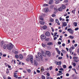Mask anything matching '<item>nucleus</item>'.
I'll use <instances>...</instances> for the list:
<instances>
[{"label": "nucleus", "mask_w": 79, "mask_h": 79, "mask_svg": "<svg viewBox=\"0 0 79 79\" xmlns=\"http://www.w3.org/2000/svg\"><path fill=\"white\" fill-rule=\"evenodd\" d=\"M41 38L42 39H45L46 38V36L45 35H42L41 36Z\"/></svg>", "instance_id": "7"}, {"label": "nucleus", "mask_w": 79, "mask_h": 79, "mask_svg": "<svg viewBox=\"0 0 79 79\" xmlns=\"http://www.w3.org/2000/svg\"><path fill=\"white\" fill-rule=\"evenodd\" d=\"M6 73L7 74L9 73V71L8 70V69H7L6 71Z\"/></svg>", "instance_id": "52"}, {"label": "nucleus", "mask_w": 79, "mask_h": 79, "mask_svg": "<svg viewBox=\"0 0 79 79\" xmlns=\"http://www.w3.org/2000/svg\"><path fill=\"white\" fill-rule=\"evenodd\" d=\"M69 51L70 53H72V50H71V48H70L69 49Z\"/></svg>", "instance_id": "40"}, {"label": "nucleus", "mask_w": 79, "mask_h": 79, "mask_svg": "<svg viewBox=\"0 0 79 79\" xmlns=\"http://www.w3.org/2000/svg\"><path fill=\"white\" fill-rule=\"evenodd\" d=\"M30 57L31 58L30 59V61L31 63V64H32L33 63V56H30Z\"/></svg>", "instance_id": "4"}, {"label": "nucleus", "mask_w": 79, "mask_h": 79, "mask_svg": "<svg viewBox=\"0 0 79 79\" xmlns=\"http://www.w3.org/2000/svg\"><path fill=\"white\" fill-rule=\"evenodd\" d=\"M62 47H64V46H65V44L64 43H63L62 44Z\"/></svg>", "instance_id": "55"}, {"label": "nucleus", "mask_w": 79, "mask_h": 79, "mask_svg": "<svg viewBox=\"0 0 79 79\" xmlns=\"http://www.w3.org/2000/svg\"><path fill=\"white\" fill-rule=\"evenodd\" d=\"M62 23L63 24L62 26L64 27H65L67 26V23H66V22H62Z\"/></svg>", "instance_id": "8"}, {"label": "nucleus", "mask_w": 79, "mask_h": 79, "mask_svg": "<svg viewBox=\"0 0 79 79\" xmlns=\"http://www.w3.org/2000/svg\"><path fill=\"white\" fill-rule=\"evenodd\" d=\"M56 50L57 52H58V54H59V55H60V51L59 50H58V48H56Z\"/></svg>", "instance_id": "14"}, {"label": "nucleus", "mask_w": 79, "mask_h": 79, "mask_svg": "<svg viewBox=\"0 0 79 79\" xmlns=\"http://www.w3.org/2000/svg\"><path fill=\"white\" fill-rule=\"evenodd\" d=\"M41 71H42L43 72V71H44V68L43 67H41Z\"/></svg>", "instance_id": "37"}, {"label": "nucleus", "mask_w": 79, "mask_h": 79, "mask_svg": "<svg viewBox=\"0 0 79 79\" xmlns=\"http://www.w3.org/2000/svg\"><path fill=\"white\" fill-rule=\"evenodd\" d=\"M61 74H62V73H58L57 74V76H61Z\"/></svg>", "instance_id": "41"}, {"label": "nucleus", "mask_w": 79, "mask_h": 79, "mask_svg": "<svg viewBox=\"0 0 79 79\" xmlns=\"http://www.w3.org/2000/svg\"><path fill=\"white\" fill-rule=\"evenodd\" d=\"M42 55L43 56H46L45 53V52H44V51H42Z\"/></svg>", "instance_id": "20"}, {"label": "nucleus", "mask_w": 79, "mask_h": 79, "mask_svg": "<svg viewBox=\"0 0 79 79\" xmlns=\"http://www.w3.org/2000/svg\"><path fill=\"white\" fill-rule=\"evenodd\" d=\"M42 46H43V47H45V46H46L45 44L42 43Z\"/></svg>", "instance_id": "43"}, {"label": "nucleus", "mask_w": 79, "mask_h": 79, "mask_svg": "<svg viewBox=\"0 0 79 79\" xmlns=\"http://www.w3.org/2000/svg\"><path fill=\"white\" fill-rule=\"evenodd\" d=\"M74 46L75 47H77V44H75L74 45Z\"/></svg>", "instance_id": "60"}, {"label": "nucleus", "mask_w": 79, "mask_h": 79, "mask_svg": "<svg viewBox=\"0 0 79 79\" xmlns=\"http://www.w3.org/2000/svg\"><path fill=\"white\" fill-rule=\"evenodd\" d=\"M7 79H11V78L10 77H7Z\"/></svg>", "instance_id": "59"}, {"label": "nucleus", "mask_w": 79, "mask_h": 79, "mask_svg": "<svg viewBox=\"0 0 79 79\" xmlns=\"http://www.w3.org/2000/svg\"><path fill=\"white\" fill-rule=\"evenodd\" d=\"M55 21L56 23H58L57 24L58 25H60V23H59V21L58 19H56L55 20Z\"/></svg>", "instance_id": "12"}, {"label": "nucleus", "mask_w": 79, "mask_h": 79, "mask_svg": "<svg viewBox=\"0 0 79 79\" xmlns=\"http://www.w3.org/2000/svg\"><path fill=\"white\" fill-rule=\"evenodd\" d=\"M44 11L45 12H46V13H47V12L48 11V8H45L44 9Z\"/></svg>", "instance_id": "9"}, {"label": "nucleus", "mask_w": 79, "mask_h": 79, "mask_svg": "<svg viewBox=\"0 0 79 79\" xmlns=\"http://www.w3.org/2000/svg\"><path fill=\"white\" fill-rule=\"evenodd\" d=\"M36 71H37V73H40V70H36Z\"/></svg>", "instance_id": "50"}, {"label": "nucleus", "mask_w": 79, "mask_h": 79, "mask_svg": "<svg viewBox=\"0 0 79 79\" xmlns=\"http://www.w3.org/2000/svg\"><path fill=\"white\" fill-rule=\"evenodd\" d=\"M15 57L17 59H18V58H19V56H18V55L17 54L15 55Z\"/></svg>", "instance_id": "27"}, {"label": "nucleus", "mask_w": 79, "mask_h": 79, "mask_svg": "<svg viewBox=\"0 0 79 79\" xmlns=\"http://www.w3.org/2000/svg\"><path fill=\"white\" fill-rule=\"evenodd\" d=\"M68 31H69V33L72 35L74 33V31L71 29V28H69L67 29Z\"/></svg>", "instance_id": "2"}, {"label": "nucleus", "mask_w": 79, "mask_h": 79, "mask_svg": "<svg viewBox=\"0 0 79 79\" xmlns=\"http://www.w3.org/2000/svg\"><path fill=\"white\" fill-rule=\"evenodd\" d=\"M62 7L63 9H65V8H66V6H65V5H62Z\"/></svg>", "instance_id": "29"}, {"label": "nucleus", "mask_w": 79, "mask_h": 79, "mask_svg": "<svg viewBox=\"0 0 79 79\" xmlns=\"http://www.w3.org/2000/svg\"><path fill=\"white\" fill-rule=\"evenodd\" d=\"M54 2L53 0H51L49 1L48 4L49 5H51V4H52Z\"/></svg>", "instance_id": "6"}, {"label": "nucleus", "mask_w": 79, "mask_h": 79, "mask_svg": "<svg viewBox=\"0 0 79 79\" xmlns=\"http://www.w3.org/2000/svg\"><path fill=\"white\" fill-rule=\"evenodd\" d=\"M27 70L29 73H31V69H27Z\"/></svg>", "instance_id": "26"}, {"label": "nucleus", "mask_w": 79, "mask_h": 79, "mask_svg": "<svg viewBox=\"0 0 79 79\" xmlns=\"http://www.w3.org/2000/svg\"><path fill=\"white\" fill-rule=\"evenodd\" d=\"M48 6V4H45L43 5V6Z\"/></svg>", "instance_id": "44"}, {"label": "nucleus", "mask_w": 79, "mask_h": 79, "mask_svg": "<svg viewBox=\"0 0 79 79\" xmlns=\"http://www.w3.org/2000/svg\"><path fill=\"white\" fill-rule=\"evenodd\" d=\"M56 39H57V37H54V40H56Z\"/></svg>", "instance_id": "48"}, {"label": "nucleus", "mask_w": 79, "mask_h": 79, "mask_svg": "<svg viewBox=\"0 0 79 79\" xmlns=\"http://www.w3.org/2000/svg\"><path fill=\"white\" fill-rule=\"evenodd\" d=\"M71 49H73H73H74L75 48V47L73 45H72L71 47Z\"/></svg>", "instance_id": "35"}, {"label": "nucleus", "mask_w": 79, "mask_h": 79, "mask_svg": "<svg viewBox=\"0 0 79 79\" xmlns=\"http://www.w3.org/2000/svg\"><path fill=\"white\" fill-rule=\"evenodd\" d=\"M60 3V0H57L55 2L56 4H58Z\"/></svg>", "instance_id": "23"}, {"label": "nucleus", "mask_w": 79, "mask_h": 79, "mask_svg": "<svg viewBox=\"0 0 79 79\" xmlns=\"http://www.w3.org/2000/svg\"><path fill=\"white\" fill-rule=\"evenodd\" d=\"M73 59L74 60H76V59H77V57L74 56L73 57Z\"/></svg>", "instance_id": "51"}, {"label": "nucleus", "mask_w": 79, "mask_h": 79, "mask_svg": "<svg viewBox=\"0 0 79 79\" xmlns=\"http://www.w3.org/2000/svg\"><path fill=\"white\" fill-rule=\"evenodd\" d=\"M75 27H76L77 26V23L76 22H74L73 23Z\"/></svg>", "instance_id": "36"}, {"label": "nucleus", "mask_w": 79, "mask_h": 79, "mask_svg": "<svg viewBox=\"0 0 79 79\" xmlns=\"http://www.w3.org/2000/svg\"><path fill=\"white\" fill-rule=\"evenodd\" d=\"M79 61V60L78 59H75L73 60V62H78Z\"/></svg>", "instance_id": "24"}, {"label": "nucleus", "mask_w": 79, "mask_h": 79, "mask_svg": "<svg viewBox=\"0 0 79 79\" xmlns=\"http://www.w3.org/2000/svg\"><path fill=\"white\" fill-rule=\"evenodd\" d=\"M58 11H62L63 10V9L62 8V7H60L58 9Z\"/></svg>", "instance_id": "18"}, {"label": "nucleus", "mask_w": 79, "mask_h": 79, "mask_svg": "<svg viewBox=\"0 0 79 79\" xmlns=\"http://www.w3.org/2000/svg\"><path fill=\"white\" fill-rule=\"evenodd\" d=\"M46 53L47 55H50V52L49 51H46Z\"/></svg>", "instance_id": "15"}, {"label": "nucleus", "mask_w": 79, "mask_h": 79, "mask_svg": "<svg viewBox=\"0 0 79 79\" xmlns=\"http://www.w3.org/2000/svg\"><path fill=\"white\" fill-rule=\"evenodd\" d=\"M45 40H46V41H48L49 40V38H48L46 39Z\"/></svg>", "instance_id": "58"}, {"label": "nucleus", "mask_w": 79, "mask_h": 79, "mask_svg": "<svg viewBox=\"0 0 79 79\" xmlns=\"http://www.w3.org/2000/svg\"><path fill=\"white\" fill-rule=\"evenodd\" d=\"M58 44H59V45H61V43L60 41H58Z\"/></svg>", "instance_id": "46"}, {"label": "nucleus", "mask_w": 79, "mask_h": 79, "mask_svg": "<svg viewBox=\"0 0 79 79\" xmlns=\"http://www.w3.org/2000/svg\"><path fill=\"white\" fill-rule=\"evenodd\" d=\"M69 73L66 74V76H69Z\"/></svg>", "instance_id": "64"}, {"label": "nucleus", "mask_w": 79, "mask_h": 79, "mask_svg": "<svg viewBox=\"0 0 79 79\" xmlns=\"http://www.w3.org/2000/svg\"><path fill=\"white\" fill-rule=\"evenodd\" d=\"M19 58L20 60H22L23 58V55L22 54H20L19 55Z\"/></svg>", "instance_id": "13"}, {"label": "nucleus", "mask_w": 79, "mask_h": 79, "mask_svg": "<svg viewBox=\"0 0 79 79\" xmlns=\"http://www.w3.org/2000/svg\"><path fill=\"white\" fill-rule=\"evenodd\" d=\"M14 77H16V78H17V77H18V75H14Z\"/></svg>", "instance_id": "49"}, {"label": "nucleus", "mask_w": 79, "mask_h": 79, "mask_svg": "<svg viewBox=\"0 0 79 79\" xmlns=\"http://www.w3.org/2000/svg\"><path fill=\"white\" fill-rule=\"evenodd\" d=\"M35 57L36 58V60H37V61H40V58L39 57H38V56H35Z\"/></svg>", "instance_id": "21"}, {"label": "nucleus", "mask_w": 79, "mask_h": 79, "mask_svg": "<svg viewBox=\"0 0 79 79\" xmlns=\"http://www.w3.org/2000/svg\"><path fill=\"white\" fill-rule=\"evenodd\" d=\"M61 52H62L63 53H66V51L64 50H61Z\"/></svg>", "instance_id": "28"}, {"label": "nucleus", "mask_w": 79, "mask_h": 79, "mask_svg": "<svg viewBox=\"0 0 79 79\" xmlns=\"http://www.w3.org/2000/svg\"><path fill=\"white\" fill-rule=\"evenodd\" d=\"M49 77V79H53V78L52 77L50 76Z\"/></svg>", "instance_id": "61"}, {"label": "nucleus", "mask_w": 79, "mask_h": 79, "mask_svg": "<svg viewBox=\"0 0 79 79\" xmlns=\"http://www.w3.org/2000/svg\"><path fill=\"white\" fill-rule=\"evenodd\" d=\"M72 70H73V71H75V73H76V74H77V73L76 72V70L75 69H73Z\"/></svg>", "instance_id": "32"}, {"label": "nucleus", "mask_w": 79, "mask_h": 79, "mask_svg": "<svg viewBox=\"0 0 79 79\" xmlns=\"http://www.w3.org/2000/svg\"><path fill=\"white\" fill-rule=\"evenodd\" d=\"M69 69H71L72 68V66H71V65L69 67Z\"/></svg>", "instance_id": "56"}, {"label": "nucleus", "mask_w": 79, "mask_h": 79, "mask_svg": "<svg viewBox=\"0 0 79 79\" xmlns=\"http://www.w3.org/2000/svg\"><path fill=\"white\" fill-rule=\"evenodd\" d=\"M75 10H76V9H75V10L72 11V13L74 14V13H75V11H76Z\"/></svg>", "instance_id": "38"}, {"label": "nucleus", "mask_w": 79, "mask_h": 79, "mask_svg": "<svg viewBox=\"0 0 79 79\" xmlns=\"http://www.w3.org/2000/svg\"><path fill=\"white\" fill-rule=\"evenodd\" d=\"M42 79H45V77L43 75L41 76Z\"/></svg>", "instance_id": "31"}, {"label": "nucleus", "mask_w": 79, "mask_h": 79, "mask_svg": "<svg viewBox=\"0 0 79 79\" xmlns=\"http://www.w3.org/2000/svg\"><path fill=\"white\" fill-rule=\"evenodd\" d=\"M56 34H57V32H55L54 33V35L53 36V37H55L56 36Z\"/></svg>", "instance_id": "42"}, {"label": "nucleus", "mask_w": 79, "mask_h": 79, "mask_svg": "<svg viewBox=\"0 0 79 79\" xmlns=\"http://www.w3.org/2000/svg\"><path fill=\"white\" fill-rule=\"evenodd\" d=\"M40 23L41 24H43V25L45 23L44 22H43L42 21H40Z\"/></svg>", "instance_id": "34"}, {"label": "nucleus", "mask_w": 79, "mask_h": 79, "mask_svg": "<svg viewBox=\"0 0 79 79\" xmlns=\"http://www.w3.org/2000/svg\"><path fill=\"white\" fill-rule=\"evenodd\" d=\"M38 55L39 56V57H40V58H42V54H41V53L39 52L38 53Z\"/></svg>", "instance_id": "17"}, {"label": "nucleus", "mask_w": 79, "mask_h": 79, "mask_svg": "<svg viewBox=\"0 0 79 79\" xmlns=\"http://www.w3.org/2000/svg\"><path fill=\"white\" fill-rule=\"evenodd\" d=\"M6 47H8V45L4 44L3 46L4 49H6Z\"/></svg>", "instance_id": "11"}, {"label": "nucleus", "mask_w": 79, "mask_h": 79, "mask_svg": "<svg viewBox=\"0 0 79 79\" xmlns=\"http://www.w3.org/2000/svg\"><path fill=\"white\" fill-rule=\"evenodd\" d=\"M77 53L79 54V48L77 49Z\"/></svg>", "instance_id": "54"}, {"label": "nucleus", "mask_w": 79, "mask_h": 79, "mask_svg": "<svg viewBox=\"0 0 79 79\" xmlns=\"http://www.w3.org/2000/svg\"><path fill=\"white\" fill-rule=\"evenodd\" d=\"M14 47V45L10 43V44L7 45V49H8L9 50H11V49H12Z\"/></svg>", "instance_id": "1"}, {"label": "nucleus", "mask_w": 79, "mask_h": 79, "mask_svg": "<svg viewBox=\"0 0 79 79\" xmlns=\"http://www.w3.org/2000/svg\"><path fill=\"white\" fill-rule=\"evenodd\" d=\"M69 37L70 39H74V36H73L70 35L69 36Z\"/></svg>", "instance_id": "25"}, {"label": "nucleus", "mask_w": 79, "mask_h": 79, "mask_svg": "<svg viewBox=\"0 0 79 79\" xmlns=\"http://www.w3.org/2000/svg\"><path fill=\"white\" fill-rule=\"evenodd\" d=\"M14 50H12V52L13 53H14L15 54H18V52L17 51H14Z\"/></svg>", "instance_id": "19"}, {"label": "nucleus", "mask_w": 79, "mask_h": 79, "mask_svg": "<svg viewBox=\"0 0 79 79\" xmlns=\"http://www.w3.org/2000/svg\"><path fill=\"white\" fill-rule=\"evenodd\" d=\"M45 35L46 36L49 37L50 35V33L48 31H47L46 32Z\"/></svg>", "instance_id": "5"}, {"label": "nucleus", "mask_w": 79, "mask_h": 79, "mask_svg": "<svg viewBox=\"0 0 79 79\" xmlns=\"http://www.w3.org/2000/svg\"><path fill=\"white\" fill-rule=\"evenodd\" d=\"M63 68L66 69V65H63Z\"/></svg>", "instance_id": "39"}, {"label": "nucleus", "mask_w": 79, "mask_h": 79, "mask_svg": "<svg viewBox=\"0 0 79 79\" xmlns=\"http://www.w3.org/2000/svg\"><path fill=\"white\" fill-rule=\"evenodd\" d=\"M73 66H76V63H73Z\"/></svg>", "instance_id": "45"}, {"label": "nucleus", "mask_w": 79, "mask_h": 79, "mask_svg": "<svg viewBox=\"0 0 79 79\" xmlns=\"http://www.w3.org/2000/svg\"><path fill=\"white\" fill-rule=\"evenodd\" d=\"M59 21H62L63 22H64V21H65V19H64L62 18H61V17L59 18Z\"/></svg>", "instance_id": "10"}, {"label": "nucleus", "mask_w": 79, "mask_h": 79, "mask_svg": "<svg viewBox=\"0 0 79 79\" xmlns=\"http://www.w3.org/2000/svg\"><path fill=\"white\" fill-rule=\"evenodd\" d=\"M33 63L34 65V66H37V65L38 64V63L37 62V61L35 60L33 61Z\"/></svg>", "instance_id": "3"}, {"label": "nucleus", "mask_w": 79, "mask_h": 79, "mask_svg": "<svg viewBox=\"0 0 79 79\" xmlns=\"http://www.w3.org/2000/svg\"><path fill=\"white\" fill-rule=\"evenodd\" d=\"M57 64H58V65H60L61 64V61L58 62L57 63Z\"/></svg>", "instance_id": "30"}, {"label": "nucleus", "mask_w": 79, "mask_h": 79, "mask_svg": "<svg viewBox=\"0 0 79 79\" xmlns=\"http://www.w3.org/2000/svg\"><path fill=\"white\" fill-rule=\"evenodd\" d=\"M78 29H79V28H76L75 29V31H77V30H78Z\"/></svg>", "instance_id": "62"}, {"label": "nucleus", "mask_w": 79, "mask_h": 79, "mask_svg": "<svg viewBox=\"0 0 79 79\" xmlns=\"http://www.w3.org/2000/svg\"><path fill=\"white\" fill-rule=\"evenodd\" d=\"M58 59H59V60H61V59H62V57H58Z\"/></svg>", "instance_id": "57"}, {"label": "nucleus", "mask_w": 79, "mask_h": 79, "mask_svg": "<svg viewBox=\"0 0 79 79\" xmlns=\"http://www.w3.org/2000/svg\"><path fill=\"white\" fill-rule=\"evenodd\" d=\"M48 45H49V46L52 45H53V44H52V42H51L48 43Z\"/></svg>", "instance_id": "22"}, {"label": "nucleus", "mask_w": 79, "mask_h": 79, "mask_svg": "<svg viewBox=\"0 0 79 79\" xmlns=\"http://www.w3.org/2000/svg\"><path fill=\"white\" fill-rule=\"evenodd\" d=\"M50 21L51 22H53V19H50Z\"/></svg>", "instance_id": "47"}, {"label": "nucleus", "mask_w": 79, "mask_h": 79, "mask_svg": "<svg viewBox=\"0 0 79 79\" xmlns=\"http://www.w3.org/2000/svg\"><path fill=\"white\" fill-rule=\"evenodd\" d=\"M52 68H53L52 67H49L50 70H52Z\"/></svg>", "instance_id": "53"}, {"label": "nucleus", "mask_w": 79, "mask_h": 79, "mask_svg": "<svg viewBox=\"0 0 79 79\" xmlns=\"http://www.w3.org/2000/svg\"><path fill=\"white\" fill-rule=\"evenodd\" d=\"M39 19L41 21H44V19L43 18V17H42V16H40V17H39Z\"/></svg>", "instance_id": "16"}, {"label": "nucleus", "mask_w": 79, "mask_h": 79, "mask_svg": "<svg viewBox=\"0 0 79 79\" xmlns=\"http://www.w3.org/2000/svg\"><path fill=\"white\" fill-rule=\"evenodd\" d=\"M47 26H44L43 27V29H44V30H45V29H47Z\"/></svg>", "instance_id": "33"}, {"label": "nucleus", "mask_w": 79, "mask_h": 79, "mask_svg": "<svg viewBox=\"0 0 79 79\" xmlns=\"http://www.w3.org/2000/svg\"><path fill=\"white\" fill-rule=\"evenodd\" d=\"M47 75L48 76H50V74L48 73H47Z\"/></svg>", "instance_id": "63"}]
</instances>
